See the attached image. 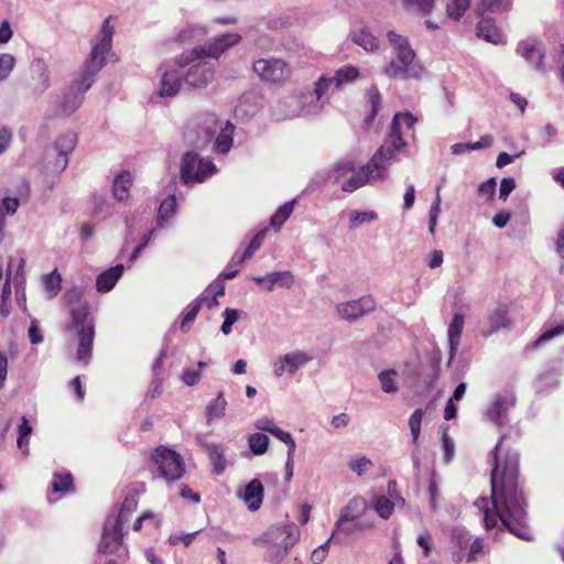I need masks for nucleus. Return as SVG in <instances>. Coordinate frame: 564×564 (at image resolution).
Listing matches in <instances>:
<instances>
[{"instance_id": "nucleus-1", "label": "nucleus", "mask_w": 564, "mask_h": 564, "mask_svg": "<svg viewBox=\"0 0 564 564\" xmlns=\"http://www.w3.org/2000/svg\"><path fill=\"white\" fill-rule=\"evenodd\" d=\"M506 435H501L498 443L490 453L491 456V505L495 513L489 511V501L480 497L475 506L484 511V523L486 530H490L500 521L513 535L529 541L531 530L528 525L527 499L523 492V484L519 480L520 455L514 449H508L505 460L500 463L498 453Z\"/></svg>"}, {"instance_id": "nucleus-2", "label": "nucleus", "mask_w": 564, "mask_h": 564, "mask_svg": "<svg viewBox=\"0 0 564 564\" xmlns=\"http://www.w3.org/2000/svg\"><path fill=\"white\" fill-rule=\"evenodd\" d=\"M113 26L109 19L102 23L101 30L93 42L89 59L84 64L79 78L76 80V90H72L63 96L58 106V113L69 116L75 112L84 100V94L93 86L97 74L106 65L107 57L112 56L111 44L113 36Z\"/></svg>"}, {"instance_id": "nucleus-3", "label": "nucleus", "mask_w": 564, "mask_h": 564, "mask_svg": "<svg viewBox=\"0 0 564 564\" xmlns=\"http://www.w3.org/2000/svg\"><path fill=\"white\" fill-rule=\"evenodd\" d=\"M240 40L241 35L238 33L218 35L204 46H196L182 53L175 59L174 65L178 68L189 66L186 74L183 75L185 84L194 88H204L214 77V66L205 57L218 58L225 50L238 44Z\"/></svg>"}, {"instance_id": "nucleus-4", "label": "nucleus", "mask_w": 564, "mask_h": 564, "mask_svg": "<svg viewBox=\"0 0 564 564\" xmlns=\"http://www.w3.org/2000/svg\"><path fill=\"white\" fill-rule=\"evenodd\" d=\"M70 318L72 321L67 329L74 332V338L72 340L77 344L75 360L87 366L91 359L95 338V323L89 312V305L84 302L72 307Z\"/></svg>"}, {"instance_id": "nucleus-5", "label": "nucleus", "mask_w": 564, "mask_h": 564, "mask_svg": "<svg viewBox=\"0 0 564 564\" xmlns=\"http://www.w3.org/2000/svg\"><path fill=\"white\" fill-rule=\"evenodd\" d=\"M376 170L370 162L357 167L355 160L346 156L336 162L329 171V178L343 192L352 193L366 184L382 182L376 176Z\"/></svg>"}, {"instance_id": "nucleus-6", "label": "nucleus", "mask_w": 564, "mask_h": 564, "mask_svg": "<svg viewBox=\"0 0 564 564\" xmlns=\"http://www.w3.org/2000/svg\"><path fill=\"white\" fill-rule=\"evenodd\" d=\"M299 539L300 530L295 523L272 527L263 535V541L268 543L264 561L280 564L297 543Z\"/></svg>"}, {"instance_id": "nucleus-7", "label": "nucleus", "mask_w": 564, "mask_h": 564, "mask_svg": "<svg viewBox=\"0 0 564 564\" xmlns=\"http://www.w3.org/2000/svg\"><path fill=\"white\" fill-rule=\"evenodd\" d=\"M406 142L403 140L400 131V116H394L390 124V132L384 139L382 145L373 153L370 159V165L376 170V176L381 181L388 177V166L398 153L405 150Z\"/></svg>"}, {"instance_id": "nucleus-8", "label": "nucleus", "mask_w": 564, "mask_h": 564, "mask_svg": "<svg viewBox=\"0 0 564 564\" xmlns=\"http://www.w3.org/2000/svg\"><path fill=\"white\" fill-rule=\"evenodd\" d=\"M153 478L160 477L166 482H174L185 474L182 456L165 446H159L151 455Z\"/></svg>"}, {"instance_id": "nucleus-9", "label": "nucleus", "mask_w": 564, "mask_h": 564, "mask_svg": "<svg viewBox=\"0 0 564 564\" xmlns=\"http://www.w3.org/2000/svg\"><path fill=\"white\" fill-rule=\"evenodd\" d=\"M383 73L389 78L394 79H421L425 75V67L421 62L415 59L414 51H402L397 57L391 59Z\"/></svg>"}, {"instance_id": "nucleus-10", "label": "nucleus", "mask_w": 564, "mask_h": 564, "mask_svg": "<svg viewBox=\"0 0 564 564\" xmlns=\"http://www.w3.org/2000/svg\"><path fill=\"white\" fill-rule=\"evenodd\" d=\"M216 173V165L210 160L200 159L193 151L186 152L181 161V178L185 184L204 182Z\"/></svg>"}, {"instance_id": "nucleus-11", "label": "nucleus", "mask_w": 564, "mask_h": 564, "mask_svg": "<svg viewBox=\"0 0 564 564\" xmlns=\"http://www.w3.org/2000/svg\"><path fill=\"white\" fill-rule=\"evenodd\" d=\"M123 529L112 523V519L108 518L104 524V531L98 552L104 554H116L119 557L128 554V549L123 544Z\"/></svg>"}, {"instance_id": "nucleus-12", "label": "nucleus", "mask_w": 564, "mask_h": 564, "mask_svg": "<svg viewBox=\"0 0 564 564\" xmlns=\"http://www.w3.org/2000/svg\"><path fill=\"white\" fill-rule=\"evenodd\" d=\"M517 398L513 392L505 391L495 395L486 417L499 427L509 423V412L514 408Z\"/></svg>"}, {"instance_id": "nucleus-13", "label": "nucleus", "mask_w": 564, "mask_h": 564, "mask_svg": "<svg viewBox=\"0 0 564 564\" xmlns=\"http://www.w3.org/2000/svg\"><path fill=\"white\" fill-rule=\"evenodd\" d=\"M254 73L263 80L278 83L291 74L289 65L279 58H260L253 63Z\"/></svg>"}, {"instance_id": "nucleus-14", "label": "nucleus", "mask_w": 564, "mask_h": 564, "mask_svg": "<svg viewBox=\"0 0 564 564\" xmlns=\"http://www.w3.org/2000/svg\"><path fill=\"white\" fill-rule=\"evenodd\" d=\"M447 535L449 540L448 552L451 558L455 564H460L465 560L471 535L469 531L460 524L451 527L447 531Z\"/></svg>"}, {"instance_id": "nucleus-15", "label": "nucleus", "mask_w": 564, "mask_h": 564, "mask_svg": "<svg viewBox=\"0 0 564 564\" xmlns=\"http://www.w3.org/2000/svg\"><path fill=\"white\" fill-rule=\"evenodd\" d=\"M30 79L28 87L33 95L44 94L51 86L47 63L41 57H34L30 63Z\"/></svg>"}, {"instance_id": "nucleus-16", "label": "nucleus", "mask_w": 564, "mask_h": 564, "mask_svg": "<svg viewBox=\"0 0 564 564\" xmlns=\"http://www.w3.org/2000/svg\"><path fill=\"white\" fill-rule=\"evenodd\" d=\"M376 301L371 296H361L358 300L339 303L336 306L338 315L346 321H356L372 312Z\"/></svg>"}, {"instance_id": "nucleus-17", "label": "nucleus", "mask_w": 564, "mask_h": 564, "mask_svg": "<svg viewBox=\"0 0 564 564\" xmlns=\"http://www.w3.org/2000/svg\"><path fill=\"white\" fill-rule=\"evenodd\" d=\"M517 53L523 57L534 69L544 72L543 63L545 48L542 42L535 39H528L518 43Z\"/></svg>"}, {"instance_id": "nucleus-18", "label": "nucleus", "mask_w": 564, "mask_h": 564, "mask_svg": "<svg viewBox=\"0 0 564 564\" xmlns=\"http://www.w3.org/2000/svg\"><path fill=\"white\" fill-rule=\"evenodd\" d=\"M160 79V96L173 97L178 93L181 87L183 74L171 63H162L159 67Z\"/></svg>"}, {"instance_id": "nucleus-19", "label": "nucleus", "mask_w": 564, "mask_h": 564, "mask_svg": "<svg viewBox=\"0 0 564 564\" xmlns=\"http://www.w3.org/2000/svg\"><path fill=\"white\" fill-rule=\"evenodd\" d=\"M311 359L312 358L306 352L300 350L285 354L279 357L273 364V373L276 377H281L285 372L293 376L300 368L311 361Z\"/></svg>"}, {"instance_id": "nucleus-20", "label": "nucleus", "mask_w": 564, "mask_h": 564, "mask_svg": "<svg viewBox=\"0 0 564 564\" xmlns=\"http://www.w3.org/2000/svg\"><path fill=\"white\" fill-rule=\"evenodd\" d=\"M77 144V135L73 132L61 135L54 142V151L56 152V160L53 165L54 173L63 172L68 164V154L73 152Z\"/></svg>"}, {"instance_id": "nucleus-21", "label": "nucleus", "mask_w": 564, "mask_h": 564, "mask_svg": "<svg viewBox=\"0 0 564 564\" xmlns=\"http://www.w3.org/2000/svg\"><path fill=\"white\" fill-rule=\"evenodd\" d=\"M196 128H202L203 133H198L196 139H192V129L185 132L186 140L196 149L205 148L214 138L217 132V119L214 115L204 117L202 123H197Z\"/></svg>"}, {"instance_id": "nucleus-22", "label": "nucleus", "mask_w": 564, "mask_h": 564, "mask_svg": "<svg viewBox=\"0 0 564 564\" xmlns=\"http://www.w3.org/2000/svg\"><path fill=\"white\" fill-rule=\"evenodd\" d=\"M297 111L293 116L308 117L319 115L327 102V99H321L314 93L301 95L295 99Z\"/></svg>"}, {"instance_id": "nucleus-23", "label": "nucleus", "mask_w": 564, "mask_h": 564, "mask_svg": "<svg viewBox=\"0 0 564 564\" xmlns=\"http://www.w3.org/2000/svg\"><path fill=\"white\" fill-rule=\"evenodd\" d=\"M263 491L262 482L254 478L245 486L242 491H238L237 496L247 503L251 511H257L262 505Z\"/></svg>"}, {"instance_id": "nucleus-24", "label": "nucleus", "mask_w": 564, "mask_h": 564, "mask_svg": "<svg viewBox=\"0 0 564 564\" xmlns=\"http://www.w3.org/2000/svg\"><path fill=\"white\" fill-rule=\"evenodd\" d=\"M477 36L492 44L505 43V35L490 18H482L477 25Z\"/></svg>"}, {"instance_id": "nucleus-25", "label": "nucleus", "mask_w": 564, "mask_h": 564, "mask_svg": "<svg viewBox=\"0 0 564 564\" xmlns=\"http://www.w3.org/2000/svg\"><path fill=\"white\" fill-rule=\"evenodd\" d=\"M562 373L561 366L553 367L545 372L539 375L534 380V389L538 393H546L555 389L560 383Z\"/></svg>"}, {"instance_id": "nucleus-26", "label": "nucleus", "mask_w": 564, "mask_h": 564, "mask_svg": "<svg viewBox=\"0 0 564 564\" xmlns=\"http://www.w3.org/2000/svg\"><path fill=\"white\" fill-rule=\"evenodd\" d=\"M123 264H117L101 272L96 280V289L100 293L111 291L123 273Z\"/></svg>"}, {"instance_id": "nucleus-27", "label": "nucleus", "mask_w": 564, "mask_h": 564, "mask_svg": "<svg viewBox=\"0 0 564 564\" xmlns=\"http://www.w3.org/2000/svg\"><path fill=\"white\" fill-rule=\"evenodd\" d=\"M464 323H465L464 315L462 313H455L453 316V319L448 326V329H447L448 341H449L448 365L452 362V360L456 354V350L458 348Z\"/></svg>"}, {"instance_id": "nucleus-28", "label": "nucleus", "mask_w": 564, "mask_h": 564, "mask_svg": "<svg viewBox=\"0 0 564 564\" xmlns=\"http://www.w3.org/2000/svg\"><path fill=\"white\" fill-rule=\"evenodd\" d=\"M368 501L360 497H354L349 502L341 509L339 518L344 520H358L368 510Z\"/></svg>"}, {"instance_id": "nucleus-29", "label": "nucleus", "mask_w": 564, "mask_h": 564, "mask_svg": "<svg viewBox=\"0 0 564 564\" xmlns=\"http://www.w3.org/2000/svg\"><path fill=\"white\" fill-rule=\"evenodd\" d=\"M208 458L213 465V471L216 475L224 474L227 468L228 462L225 457V446L221 444L209 443L205 445Z\"/></svg>"}, {"instance_id": "nucleus-30", "label": "nucleus", "mask_w": 564, "mask_h": 564, "mask_svg": "<svg viewBox=\"0 0 564 564\" xmlns=\"http://www.w3.org/2000/svg\"><path fill=\"white\" fill-rule=\"evenodd\" d=\"M235 131V126L229 121L226 122L225 127L221 128L220 132L216 137L214 141V151L216 153L226 154L230 151L232 147V134Z\"/></svg>"}, {"instance_id": "nucleus-31", "label": "nucleus", "mask_w": 564, "mask_h": 564, "mask_svg": "<svg viewBox=\"0 0 564 564\" xmlns=\"http://www.w3.org/2000/svg\"><path fill=\"white\" fill-rule=\"evenodd\" d=\"M513 0H479L476 4V13L484 15L486 12L489 13H505L512 7Z\"/></svg>"}, {"instance_id": "nucleus-32", "label": "nucleus", "mask_w": 564, "mask_h": 564, "mask_svg": "<svg viewBox=\"0 0 564 564\" xmlns=\"http://www.w3.org/2000/svg\"><path fill=\"white\" fill-rule=\"evenodd\" d=\"M138 507V498L137 495L133 492L128 494L121 505V508L119 510V513L115 520H112V523L118 525L119 528L123 529L126 523L129 521L131 513L137 509Z\"/></svg>"}, {"instance_id": "nucleus-33", "label": "nucleus", "mask_w": 564, "mask_h": 564, "mask_svg": "<svg viewBox=\"0 0 564 564\" xmlns=\"http://www.w3.org/2000/svg\"><path fill=\"white\" fill-rule=\"evenodd\" d=\"M132 184V177L129 172L122 171L120 172L113 180L112 183V193L113 197L118 202H123L129 196V189Z\"/></svg>"}, {"instance_id": "nucleus-34", "label": "nucleus", "mask_w": 564, "mask_h": 564, "mask_svg": "<svg viewBox=\"0 0 564 564\" xmlns=\"http://www.w3.org/2000/svg\"><path fill=\"white\" fill-rule=\"evenodd\" d=\"M375 527V523L371 521H360L358 520H344L338 519L335 524V531L339 533H344L345 535L354 534L355 532H361L366 530H370Z\"/></svg>"}, {"instance_id": "nucleus-35", "label": "nucleus", "mask_w": 564, "mask_h": 564, "mask_svg": "<svg viewBox=\"0 0 564 564\" xmlns=\"http://www.w3.org/2000/svg\"><path fill=\"white\" fill-rule=\"evenodd\" d=\"M176 206V197L174 194L169 195L162 200L156 216L158 228H163L166 226L167 220L175 215Z\"/></svg>"}, {"instance_id": "nucleus-36", "label": "nucleus", "mask_w": 564, "mask_h": 564, "mask_svg": "<svg viewBox=\"0 0 564 564\" xmlns=\"http://www.w3.org/2000/svg\"><path fill=\"white\" fill-rule=\"evenodd\" d=\"M206 300L207 296L205 294H200L186 307L180 325V328L183 333H187L191 329V324L195 321L202 305L204 304V301Z\"/></svg>"}, {"instance_id": "nucleus-37", "label": "nucleus", "mask_w": 564, "mask_h": 564, "mask_svg": "<svg viewBox=\"0 0 564 564\" xmlns=\"http://www.w3.org/2000/svg\"><path fill=\"white\" fill-rule=\"evenodd\" d=\"M562 334H564V319L557 324L547 322L544 324L543 333L534 341H532L529 347L533 349L539 348L542 344Z\"/></svg>"}, {"instance_id": "nucleus-38", "label": "nucleus", "mask_w": 564, "mask_h": 564, "mask_svg": "<svg viewBox=\"0 0 564 564\" xmlns=\"http://www.w3.org/2000/svg\"><path fill=\"white\" fill-rule=\"evenodd\" d=\"M367 101L370 106V112L365 119V126L371 127L381 106V95L376 86H371L366 93Z\"/></svg>"}, {"instance_id": "nucleus-39", "label": "nucleus", "mask_w": 564, "mask_h": 564, "mask_svg": "<svg viewBox=\"0 0 564 564\" xmlns=\"http://www.w3.org/2000/svg\"><path fill=\"white\" fill-rule=\"evenodd\" d=\"M359 69L352 65L344 66L337 69L332 76L335 83V87L339 88L343 85L350 84L359 77Z\"/></svg>"}, {"instance_id": "nucleus-40", "label": "nucleus", "mask_w": 564, "mask_h": 564, "mask_svg": "<svg viewBox=\"0 0 564 564\" xmlns=\"http://www.w3.org/2000/svg\"><path fill=\"white\" fill-rule=\"evenodd\" d=\"M295 205V199L284 203L270 218V226L279 230L290 218Z\"/></svg>"}, {"instance_id": "nucleus-41", "label": "nucleus", "mask_w": 564, "mask_h": 564, "mask_svg": "<svg viewBox=\"0 0 564 564\" xmlns=\"http://www.w3.org/2000/svg\"><path fill=\"white\" fill-rule=\"evenodd\" d=\"M226 405L227 401L224 392L219 391L217 397L206 408L207 421L210 422L215 419L223 417L225 415Z\"/></svg>"}, {"instance_id": "nucleus-42", "label": "nucleus", "mask_w": 564, "mask_h": 564, "mask_svg": "<svg viewBox=\"0 0 564 564\" xmlns=\"http://www.w3.org/2000/svg\"><path fill=\"white\" fill-rule=\"evenodd\" d=\"M371 507L378 513V516L384 520H388L392 516L395 508L392 500L383 495L375 496Z\"/></svg>"}, {"instance_id": "nucleus-43", "label": "nucleus", "mask_w": 564, "mask_h": 564, "mask_svg": "<svg viewBox=\"0 0 564 564\" xmlns=\"http://www.w3.org/2000/svg\"><path fill=\"white\" fill-rule=\"evenodd\" d=\"M351 40L368 52H373L379 47L378 40L366 29H361L359 32L354 33L351 35Z\"/></svg>"}, {"instance_id": "nucleus-44", "label": "nucleus", "mask_w": 564, "mask_h": 564, "mask_svg": "<svg viewBox=\"0 0 564 564\" xmlns=\"http://www.w3.org/2000/svg\"><path fill=\"white\" fill-rule=\"evenodd\" d=\"M293 275L290 271H276L268 274L267 289L272 291L274 286L291 288L293 284Z\"/></svg>"}, {"instance_id": "nucleus-45", "label": "nucleus", "mask_w": 564, "mask_h": 564, "mask_svg": "<svg viewBox=\"0 0 564 564\" xmlns=\"http://www.w3.org/2000/svg\"><path fill=\"white\" fill-rule=\"evenodd\" d=\"M248 445L254 455H263L268 451L269 437L260 432L252 433L248 436Z\"/></svg>"}, {"instance_id": "nucleus-46", "label": "nucleus", "mask_w": 564, "mask_h": 564, "mask_svg": "<svg viewBox=\"0 0 564 564\" xmlns=\"http://www.w3.org/2000/svg\"><path fill=\"white\" fill-rule=\"evenodd\" d=\"M377 214L373 210H351L349 213V225L348 228L350 230L360 227L364 224L372 223L377 219Z\"/></svg>"}, {"instance_id": "nucleus-47", "label": "nucleus", "mask_w": 564, "mask_h": 564, "mask_svg": "<svg viewBox=\"0 0 564 564\" xmlns=\"http://www.w3.org/2000/svg\"><path fill=\"white\" fill-rule=\"evenodd\" d=\"M397 377L398 373L394 369L382 370L378 375V379L383 392L395 393L398 391Z\"/></svg>"}, {"instance_id": "nucleus-48", "label": "nucleus", "mask_w": 564, "mask_h": 564, "mask_svg": "<svg viewBox=\"0 0 564 564\" xmlns=\"http://www.w3.org/2000/svg\"><path fill=\"white\" fill-rule=\"evenodd\" d=\"M73 488V476L70 473L55 474L52 481V490L54 492H68Z\"/></svg>"}, {"instance_id": "nucleus-49", "label": "nucleus", "mask_w": 564, "mask_h": 564, "mask_svg": "<svg viewBox=\"0 0 564 564\" xmlns=\"http://www.w3.org/2000/svg\"><path fill=\"white\" fill-rule=\"evenodd\" d=\"M509 324L508 310L506 306H498L490 316V325L494 330L507 327Z\"/></svg>"}, {"instance_id": "nucleus-50", "label": "nucleus", "mask_w": 564, "mask_h": 564, "mask_svg": "<svg viewBox=\"0 0 564 564\" xmlns=\"http://www.w3.org/2000/svg\"><path fill=\"white\" fill-rule=\"evenodd\" d=\"M265 231L267 229H262L253 236V238L249 242V246L240 256V262H245L246 260L250 259L254 254V252L261 247L263 239L265 237Z\"/></svg>"}, {"instance_id": "nucleus-51", "label": "nucleus", "mask_w": 564, "mask_h": 564, "mask_svg": "<svg viewBox=\"0 0 564 564\" xmlns=\"http://www.w3.org/2000/svg\"><path fill=\"white\" fill-rule=\"evenodd\" d=\"M403 4L409 11L429 14L434 8V0H404Z\"/></svg>"}, {"instance_id": "nucleus-52", "label": "nucleus", "mask_w": 564, "mask_h": 564, "mask_svg": "<svg viewBox=\"0 0 564 564\" xmlns=\"http://www.w3.org/2000/svg\"><path fill=\"white\" fill-rule=\"evenodd\" d=\"M440 189H441V186L437 185L436 197H435L434 202L432 203V206L430 208V214H429V231L431 235H434V232H435V227L437 225V218L441 213Z\"/></svg>"}, {"instance_id": "nucleus-53", "label": "nucleus", "mask_w": 564, "mask_h": 564, "mask_svg": "<svg viewBox=\"0 0 564 564\" xmlns=\"http://www.w3.org/2000/svg\"><path fill=\"white\" fill-rule=\"evenodd\" d=\"M470 0H453L447 4V14L454 20H458L465 11L469 8Z\"/></svg>"}, {"instance_id": "nucleus-54", "label": "nucleus", "mask_w": 564, "mask_h": 564, "mask_svg": "<svg viewBox=\"0 0 564 564\" xmlns=\"http://www.w3.org/2000/svg\"><path fill=\"white\" fill-rule=\"evenodd\" d=\"M15 65V57L11 54H0V83L6 80Z\"/></svg>"}, {"instance_id": "nucleus-55", "label": "nucleus", "mask_w": 564, "mask_h": 564, "mask_svg": "<svg viewBox=\"0 0 564 564\" xmlns=\"http://www.w3.org/2000/svg\"><path fill=\"white\" fill-rule=\"evenodd\" d=\"M240 256L241 254L236 252L231 257L225 270L218 275L219 280H230L234 279L239 273L238 267L243 263L239 261Z\"/></svg>"}, {"instance_id": "nucleus-56", "label": "nucleus", "mask_w": 564, "mask_h": 564, "mask_svg": "<svg viewBox=\"0 0 564 564\" xmlns=\"http://www.w3.org/2000/svg\"><path fill=\"white\" fill-rule=\"evenodd\" d=\"M387 37H388V41L391 43V45H393L397 54H399V52H402L405 50L413 51L405 36L398 34L394 31H389L387 34Z\"/></svg>"}, {"instance_id": "nucleus-57", "label": "nucleus", "mask_w": 564, "mask_h": 564, "mask_svg": "<svg viewBox=\"0 0 564 564\" xmlns=\"http://www.w3.org/2000/svg\"><path fill=\"white\" fill-rule=\"evenodd\" d=\"M423 419V411L416 409L409 419V427L413 438V443H416L421 433V423Z\"/></svg>"}, {"instance_id": "nucleus-58", "label": "nucleus", "mask_w": 564, "mask_h": 564, "mask_svg": "<svg viewBox=\"0 0 564 564\" xmlns=\"http://www.w3.org/2000/svg\"><path fill=\"white\" fill-rule=\"evenodd\" d=\"M349 468L358 476L365 475L369 469L372 468L373 464L371 459L366 456L352 459L348 464Z\"/></svg>"}, {"instance_id": "nucleus-59", "label": "nucleus", "mask_w": 564, "mask_h": 564, "mask_svg": "<svg viewBox=\"0 0 564 564\" xmlns=\"http://www.w3.org/2000/svg\"><path fill=\"white\" fill-rule=\"evenodd\" d=\"M224 317H225V321H224L220 329L224 335H229L232 330V325L239 318V311L236 308L227 307L224 312Z\"/></svg>"}, {"instance_id": "nucleus-60", "label": "nucleus", "mask_w": 564, "mask_h": 564, "mask_svg": "<svg viewBox=\"0 0 564 564\" xmlns=\"http://www.w3.org/2000/svg\"><path fill=\"white\" fill-rule=\"evenodd\" d=\"M332 85H335L332 76H321L314 84L313 93L321 99H324V96L328 91Z\"/></svg>"}, {"instance_id": "nucleus-61", "label": "nucleus", "mask_w": 564, "mask_h": 564, "mask_svg": "<svg viewBox=\"0 0 564 564\" xmlns=\"http://www.w3.org/2000/svg\"><path fill=\"white\" fill-rule=\"evenodd\" d=\"M20 206V200L17 197L6 196L0 202V210L6 216H12L17 213Z\"/></svg>"}, {"instance_id": "nucleus-62", "label": "nucleus", "mask_w": 564, "mask_h": 564, "mask_svg": "<svg viewBox=\"0 0 564 564\" xmlns=\"http://www.w3.org/2000/svg\"><path fill=\"white\" fill-rule=\"evenodd\" d=\"M484 549L482 539L476 538L475 540L469 542L468 552L466 553L465 561L466 563H473L476 561L477 554L481 553Z\"/></svg>"}, {"instance_id": "nucleus-63", "label": "nucleus", "mask_w": 564, "mask_h": 564, "mask_svg": "<svg viewBox=\"0 0 564 564\" xmlns=\"http://www.w3.org/2000/svg\"><path fill=\"white\" fill-rule=\"evenodd\" d=\"M205 34V31L199 26H188L184 30H182L177 35L178 42H186L193 39H199Z\"/></svg>"}, {"instance_id": "nucleus-64", "label": "nucleus", "mask_w": 564, "mask_h": 564, "mask_svg": "<svg viewBox=\"0 0 564 564\" xmlns=\"http://www.w3.org/2000/svg\"><path fill=\"white\" fill-rule=\"evenodd\" d=\"M55 272L56 271L44 276V284L46 290L51 292V297L55 296L61 289V276L59 274L55 275Z\"/></svg>"}]
</instances>
